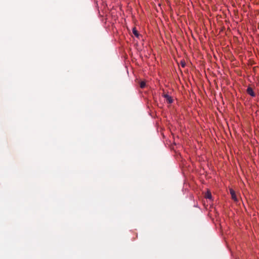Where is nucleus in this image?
<instances>
[{
  "label": "nucleus",
  "instance_id": "nucleus-1",
  "mask_svg": "<svg viewBox=\"0 0 259 259\" xmlns=\"http://www.w3.org/2000/svg\"><path fill=\"white\" fill-rule=\"evenodd\" d=\"M230 194L231 195L232 199L235 202L238 201V198L237 197V196L236 195V193L235 191L233 189H230Z\"/></svg>",
  "mask_w": 259,
  "mask_h": 259
},
{
  "label": "nucleus",
  "instance_id": "nucleus-2",
  "mask_svg": "<svg viewBox=\"0 0 259 259\" xmlns=\"http://www.w3.org/2000/svg\"><path fill=\"white\" fill-rule=\"evenodd\" d=\"M247 93L251 97H254L255 96L252 89L250 87H248L247 89Z\"/></svg>",
  "mask_w": 259,
  "mask_h": 259
},
{
  "label": "nucleus",
  "instance_id": "nucleus-3",
  "mask_svg": "<svg viewBox=\"0 0 259 259\" xmlns=\"http://www.w3.org/2000/svg\"><path fill=\"white\" fill-rule=\"evenodd\" d=\"M205 198L209 200H212V195L209 190H207L205 194Z\"/></svg>",
  "mask_w": 259,
  "mask_h": 259
},
{
  "label": "nucleus",
  "instance_id": "nucleus-4",
  "mask_svg": "<svg viewBox=\"0 0 259 259\" xmlns=\"http://www.w3.org/2000/svg\"><path fill=\"white\" fill-rule=\"evenodd\" d=\"M164 97L166 99V101L168 103H171L172 102V101H173L172 99L168 95H164Z\"/></svg>",
  "mask_w": 259,
  "mask_h": 259
},
{
  "label": "nucleus",
  "instance_id": "nucleus-5",
  "mask_svg": "<svg viewBox=\"0 0 259 259\" xmlns=\"http://www.w3.org/2000/svg\"><path fill=\"white\" fill-rule=\"evenodd\" d=\"M133 33L135 35V36L137 37H138L139 36V33L138 31L136 30V28H134L133 29Z\"/></svg>",
  "mask_w": 259,
  "mask_h": 259
},
{
  "label": "nucleus",
  "instance_id": "nucleus-6",
  "mask_svg": "<svg viewBox=\"0 0 259 259\" xmlns=\"http://www.w3.org/2000/svg\"><path fill=\"white\" fill-rule=\"evenodd\" d=\"M140 87L142 89L144 88L146 86V83L144 81H141L140 83Z\"/></svg>",
  "mask_w": 259,
  "mask_h": 259
},
{
  "label": "nucleus",
  "instance_id": "nucleus-7",
  "mask_svg": "<svg viewBox=\"0 0 259 259\" xmlns=\"http://www.w3.org/2000/svg\"><path fill=\"white\" fill-rule=\"evenodd\" d=\"M185 63H183V62H182V66L183 67H185Z\"/></svg>",
  "mask_w": 259,
  "mask_h": 259
}]
</instances>
